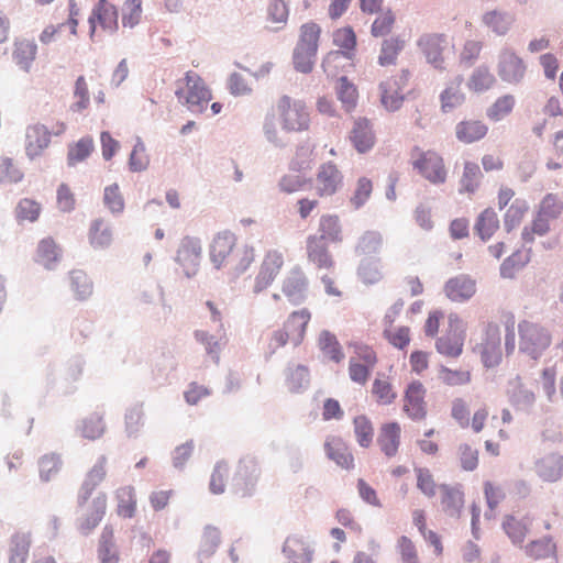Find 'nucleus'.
<instances>
[{
    "label": "nucleus",
    "mask_w": 563,
    "mask_h": 563,
    "mask_svg": "<svg viewBox=\"0 0 563 563\" xmlns=\"http://www.w3.org/2000/svg\"><path fill=\"white\" fill-rule=\"evenodd\" d=\"M310 125L311 117L306 102L283 95L265 115L263 131L268 141L276 143L280 141L278 128L291 134L307 132Z\"/></svg>",
    "instance_id": "nucleus-1"
},
{
    "label": "nucleus",
    "mask_w": 563,
    "mask_h": 563,
    "mask_svg": "<svg viewBox=\"0 0 563 563\" xmlns=\"http://www.w3.org/2000/svg\"><path fill=\"white\" fill-rule=\"evenodd\" d=\"M253 246L236 247V236L231 231L218 232L210 244V260L217 268L231 264L236 272L245 271L254 261Z\"/></svg>",
    "instance_id": "nucleus-2"
},
{
    "label": "nucleus",
    "mask_w": 563,
    "mask_h": 563,
    "mask_svg": "<svg viewBox=\"0 0 563 563\" xmlns=\"http://www.w3.org/2000/svg\"><path fill=\"white\" fill-rule=\"evenodd\" d=\"M409 163L412 170L432 186H442L448 181L449 168L442 154L435 150L416 145L410 150Z\"/></svg>",
    "instance_id": "nucleus-3"
},
{
    "label": "nucleus",
    "mask_w": 563,
    "mask_h": 563,
    "mask_svg": "<svg viewBox=\"0 0 563 563\" xmlns=\"http://www.w3.org/2000/svg\"><path fill=\"white\" fill-rule=\"evenodd\" d=\"M310 320L311 312L308 308H301L289 313L283 325L271 333L267 342L269 353L273 354L287 344L300 345L306 336Z\"/></svg>",
    "instance_id": "nucleus-4"
},
{
    "label": "nucleus",
    "mask_w": 563,
    "mask_h": 563,
    "mask_svg": "<svg viewBox=\"0 0 563 563\" xmlns=\"http://www.w3.org/2000/svg\"><path fill=\"white\" fill-rule=\"evenodd\" d=\"M175 95L178 101L195 113H202L212 100V92L203 79L194 71H187L176 81Z\"/></svg>",
    "instance_id": "nucleus-5"
},
{
    "label": "nucleus",
    "mask_w": 563,
    "mask_h": 563,
    "mask_svg": "<svg viewBox=\"0 0 563 563\" xmlns=\"http://www.w3.org/2000/svg\"><path fill=\"white\" fill-rule=\"evenodd\" d=\"M519 351L533 361H538L551 346V331L543 324L522 320L518 324Z\"/></svg>",
    "instance_id": "nucleus-6"
},
{
    "label": "nucleus",
    "mask_w": 563,
    "mask_h": 563,
    "mask_svg": "<svg viewBox=\"0 0 563 563\" xmlns=\"http://www.w3.org/2000/svg\"><path fill=\"white\" fill-rule=\"evenodd\" d=\"M349 346L352 349L349 376L354 383L365 385L378 363L377 353L373 346L363 342H353Z\"/></svg>",
    "instance_id": "nucleus-7"
},
{
    "label": "nucleus",
    "mask_w": 563,
    "mask_h": 563,
    "mask_svg": "<svg viewBox=\"0 0 563 563\" xmlns=\"http://www.w3.org/2000/svg\"><path fill=\"white\" fill-rule=\"evenodd\" d=\"M473 351L479 355L485 367L497 366L503 360L500 327L495 322H488Z\"/></svg>",
    "instance_id": "nucleus-8"
},
{
    "label": "nucleus",
    "mask_w": 563,
    "mask_h": 563,
    "mask_svg": "<svg viewBox=\"0 0 563 563\" xmlns=\"http://www.w3.org/2000/svg\"><path fill=\"white\" fill-rule=\"evenodd\" d=\"M418 46L427 62L434 68L444 69L448 58L454 51V44L444 34L429 33L422 35Z\"/></svg>",
    "instance_id": "nucleus-9"
},
{
    "label": "nucleus",
    "mask_w": 563,
    "mask_h": 563,
    "mask_svg": "<svg viewBox=\"0 0 563 563\" xmlns=\"http://www.w3.org/2000/svg\"><path fill=\"white\" fill-rule=\"evenodd\" d=\"M91 495L79 493L78 505H79V529L84 533L92 531L106 515L107 510V496L103 493H99L92 499Z\"/></svg>",
    "instance_id": "nucleus-10"
},
{
    "label": "nucleus",
    "mask_w": 563,
    "mask_h": 563,
    "mask_svg": "<svg viewBox=\"0 0 563 563\" xmlns=\"http://www.w3.org/2000/svg\"><path fill=\"white\" fill-rule=\"evenodd\" d=\"M90 37L92 38L98 27L108 34H114L119 29V12L109 0H98L88 19Z\"/></svg>",
    "instance_id": "nucleus-11"
},
{
    "label": "nucleus",
    "mask_w": 563,
    "mask_h": 563,
    "mask_svg": "<svg viewBox=\"0 0 563 563\" xmlns=\"http://www.w3.org/2000/svg\"><path fill=\"white\" fill-rule=\"evenodd\" d=\"M201 257V241L196 236H184L179 242L175 260L187 277H191L197 274Z\"/></svg>",
    "instance_id": "nucleus-12"
},
{
    "label": "nucleus",
    "mask_w": 563,
    "mask_h": 563,
    "mask_svg": "<svg viewBox=\"0 0 563 563\" xmlns=\"http://www.w3.org/2000/svg\"><path fill=\"white\" fill-rule=\"evenodd\" d=\"M427 389L420 380L409 383L404 391L402 412L413 421H421L428 415Z\"/></svg>",
    "instance_id": "nucleus-13"
},
{
    "label": "nucleus",
    "mask_w": 563,
    "mask_h": 563,
    "mask_svg": "<svg viewBox=\"0 0 563 563\" xmlns=\"http://www.w3.org/2000/svg\"><path fill=\"white\" fill-rule=\"evenodd\" d=\"M527 73L525 60L510 48H504L498 55L497 74L499 78L509 85L520 84Z\"/></svg>",
    "instance_id": "nucleus-14"
},
{
    "label": "nucleus",
    "mask_w": 563,
    "mask_h": 563,
    "mask_svg": "<svg viewBox=\"0 0 563 563\" xmlns=\"http://www.w3.org/2000/svg\"><path fill=\"white\" fill-rule=\"evenodd\" d=\"M410 73L402 69L399 74L391 76L380 82V102L388 111L398 110L404 101L402 90L408 86Z\"/></svg>",
    "instance_id": "nucleus-15"
},
{
    "label": "nucleus",
    "mask_w": 563,
    "mask_h": 563,
    "mask_svg": "<svg viewBox=\"0 0 563 563\" xmlns=\"http://www.w3.org/2000/svg\"><path fill=\"white\" fill-rule=\"evenodd\" d=\"M450 330L435 342L437 351L446 357H459L463 352L464 328L456 314L449 316Z\"/></svg>",
    "instance_id": "nucleus-16"
},
{
    "label": "nucleus",
    "mask_w": 563,
    "mask_h": 563,
    "mask_svg": "<svg viewBox=\"0 0 563 563\" xmlns=\"http://www.w3.org/2000/svg\"><path fill=\"white\" fill-rule=\"evenodd\" d=\"M333 44L341 48L340 51L329 52L322 62L325 71L332 64L339 62L342 57L352 59L355 55L357 44L356 34L351 26H343L333 32Z\"/></svg>",
    "instance_id": "nucleus-17"
},
{
    "label": "nucleus",
    "mask_w": 563,
    "mask_h": 563,
    "mask_svg": "<svg viewBox=\"0 0 563 563\" xmlns=\"http://www.w3.org/2000/svg\"><path fill=\"white\" fill-rule=\"evenodd\" d=\"M384 249V239L379 232L367 231L358 241L357 250L364 256V263L361 266L362 275L368 282H373L375 276L371 275V265L379 262L382 251Z\"/></svg>",
    "instance_id": "nucleus-18"
},
{
    "label": "nucleus",
    "mask_w": 563,
    "mask_h": 563,
    "mask_svg": "<svg viewBox=\"0 0 563 563\" xmlns=\"http://www.w3.org/2000/svg\"><path fill=\"white\" fill-rule=\"evenodd\" d=\"M402 427L398 421L391 420L379 426L377 445L386 459H394L398 455L401 446Z\"/></svg>",
    "instance_id": "nucleus-19"
},
{
    "label": "nucleus",
    "mask_w": 563,
    "mask_h": 563,
    "mask_svg": "<svg viewBox=\"0 0 563 563\" xmlns=\"http://www.w3.org/2000/svg\"><path fill=\"white\" fill-rule=\"evenodd\" d=\"M284 265V255L279 251H268L261 264L254 280L253 291L260 294L267 289L275 280Z\"/></svg>",
    "instance_id": "nucleus-20"
},
{
    "label": "nucleus",
    "mask_w": 563,
    "mask_h": 563,
    "mask_svg": "<svg viewBox=\"0 0 563 563\" xmlns=\"http://www.w3.org/2000/svg\"><path fill=\"white\" fill-rule=\"evenodd\" d=\"M343 185V175L334 163L322 164L314 177V190L319 197L333 196Z\"/></svg>",
    "instance_id": "nucleus-21"
},
{
    "label": "nucleus",
    "mask_w": 563,
    "mask_h": 563,
    "mask_svg": "<svg viewBox=\"0 0 563 563\" xmlns=\"http://www.w3.org/2000/svg\"><path fill=\"white\" fill-rule=\"evenodd\" d=\"M324 451L327 456L341 468L351 471L355 467L354 455L340 437H328L324 442Z\"/></svg>",
    "instance_id": "nucleus-22"
},
{
    "label": "nucleus",
    "mask_w": 563,
    "mask_h": 563,
    "mask_svg": "<svg viewBox=\"0 0 563 563\" xmlns=\"http://www.w3.org/2000/svg\"><path fill=\"white\" fill-rule=\"evenodd\" d=\"M316 148V144L310 139L297 144L289 159V168L298 173L310 170L317 163Z\"/></svg>",
    "instance_id": "nucleus-23"
},
{
    "label": "nucleus",
    "mask_w": 563,
    "mask_h": 563,
    "mask_svg": "<svg viewBox=\"0 0 563 563\" xmlns=\"http://www.w3.org/2000/svg\"><path fill=\"white\" fill-rule=\"evenodd\" d=\"M307 258L318 269L331 271L334 268V260L324 242L316 235L307 239Z\"/></svg>",
    "instance_id": "nucleus-24"
},
{
    "label": "nucleus",
    "mask_w": 563,
    "mask_h": 563,
    "mask_svg": "<svg viewBox=\"0 0 563 563\" xmlns=\"http://www.w3.org/2000/svg\"><path fill=\"white\" fill-rule=\"evenodd\" d=\"M497 78L488 65L482 64L475 67L467 77L466 87L475 95L485 93L495 88Z\"/></svg>",
    "instance_id": "nucleus-25"
},
{
    "label": "nucleus",
    "mask_w": 563,
    "mask_h": 563,
    "mask_svg": "<svg viewBox=\"0 0 563 563\" xmlns=\"http://www.w3.org/2000/svg\"><path fill=\"white\" fill-rule=\"evenodd\" d=\"M51 143V133L42 124L27 126L25 134V152L33 159L40 156Z\"/></svg>",
    "instance_id": "nucleus-26"
},
{
    "label": "nucleus",
    "mask_w": 563,
    "mask_h": 563,
    "mask_svg": "<svg viewBox=\"0 0 563 563\" xmlns=\"http://www.w3.org/2000/svg\"><path fill=\"white\" fill-rule=\"evenodd\" d=\"M307 278L300 269L291 271L284 279L282 291L290 303L299 305L306 299Z\"/></svg>",
    "instance_id": "nucleus-27"
},
{
    "label": "nucleus",
    "mask_w": 563,
    "mask_h": 563,
    "mask_svg": "<svg viewBox=\"0 0 563 563\" xmlns=\"http://www.w3.org/2000/svg\"><path fill=\"white\" fill-rule=\"evenodd\" d=\"M444 291L452 301L462 302L474 296L476 283L466 275H460L446 282Z\"/></svg>",
    "instance_id": "nucleus-28"
},
{
    "label": "nucleus",
    "mask_w": 563,
    "mask_h": 563,
    "mask_svg": "<svg viewBox=\"0 0 563 563\" xmlns=\"http://www.w3.org/2000/svg\"><path fill=\"white\" fill-rule=\"evenodd\" d=\"M350 139L358 153L369 151L376 140L371 122L366 118L355 120Z\"/></svg>",
    "instance_id": "nucleus-29"
},
{
    "label": "nucleus",
    "mask_w": 563,
    "mask_h": 563,
    "mask_svg": "<svg viewBox=\"0 0 563 563\" xmlns=\"http://www.w3.org/2000/svg\"><path fill=\"white\" fill-rule=\"evenodd\" d=\"M32 545L30 532L13 533L8 543V563H26Z\"/></svg>",
    "instance_id": "nucleus-30"
},
{
    "label": "nucleus",
    "mask_w": 563,
    "mask_h": 563,
    "mask_svg": "<svg viewBox=\"0 0 563 563\" xmlns=\"http://www.w3.org/2000/svg\"><path fill=\"white\" fill-rule=\"evenodd\" d=\"M88 241L96 250L109 247L113 241V231L110 223L103 218L92 220L88 229Z\"/></svg>",
    "instance_id": "nucleus-31"
},
{
    "label": "nucleus",
    "mask_w": 563,
    "mask_h": 563,
    "mask_svg": "<svg viewBox=\"0 0 563 563\" xmlns=\"http://www.w3.org/2000/svg\"><path fill=\"white\" fill-rule=\"evenodd\" d=\"M283 552L294 563H310L312 561V550L303 537L298 534L287 537Z\"/></svg>",
    "instance_id": "nucleus-32"
},
{
    "label": "nucleus",
    "mask_w": 563,
    "mask_h": 563,
    "mask_svg": "<svg viewBox=\"0 0 563 563\" xmlns=\"http://www.w3.org/2000/svg\"><path fill=\"white\" fill-rule=\"evenodd\" d=\"M488 133V126L481 120H463L455 125L456 139L465 144L483 140Z\"/></svg>",
    "instance_id": "nucleus-33"
},
{
    "label": "nucleus",
    "mask_w": 563,
    "mask_h": 563,
    "mask_svg": "<svg viewBox=\"0 0 563 563\" xmlns=\"http://www.w3.org/2000/svg\"><path fill=\"white\" fill-rule=\"evenodd\" d=\"M397 310L393 312V314L388 313L384 318L385 329L383 331L384 338L391 344L394 347L399 350H405L410 343V329L406 325L401 327H393L395 316L397 314Z\"/></svg>",
    "instance_id": "nucleus-34"
},
{
    "label": "nucleus",
    "mask_w": 563,
    "mask_h": 563,
    "mask_svg": "<svg viewBox=\"0 0 563 563\" xmlns=\"http://www.w3.org/2000/svg\"><path fill=\"white\" fill-rule=\"evenodd\" d=\"M334 90L342 109L346 113H352L358 103L357 87L347 77L342 76L338 79Z\"/></svg>",
    "instance_id": "nucleus-35"
},
{
    "label": "nucleus",
    "mask_w": 563,
    "mask_h": 563,
    "mask_svg": "<svg viewBox=\"0 0 563 563\" xmlns=\"http://www.w3.org/2000/svg\"><path fill=\"white\" fill-rule=\"evenodd\" d=\"M442 510L450 517H459L464 506V493L461 487L440 486Z\"/></svg>",
    "instance_id": "nucleus-36"
},
{
    "label": "nucleus",
    "mask_w": 563,
    "mask_h": 563,
    "mask_svg": "<svg viewBox=\"0 0 563 563\" xmlns=\"http://www.w3.org/2000/svg\"><path fill=\"white\" fill-rule=\"evenodd\" d=\"M97 559L99 563H119L121 560L111 529L104 528L100 536L97 547Z\"/></svg>",
    "instance_id": "nucleus-37"
},
{
    "label": "nucleus",
    "mask_w": 563,
    "mask_h": 563,
    "mask_svg": "<svg viewBox=\"0 0 563 563\" xmlns=\"http://www.w3.org/2000/svg\"><path fill=\"white\" fill-rule=\"evenodd\" d=\"M37 53V46L32 40L21 38L14 42L12 57L24 70L29 71Z\"/></svg>",
    "instance_id": "nucleus-38"
},
{
    "label": "nucleus",
    "mask_w": 563,
    "mask_h": 563,
    "mask_svg": "<svg viewBox=\"0 0 563 563\" xmlns=\"http://www.w3.org/2000/svg\"><path fill=\"white\" fill-rule=\"evenodd\" d=\"M318 347L329 361L336 364L344 360V353L336 336L330 331H322L318 336Z\"/></svg>",
    "instance_id": "nucleus-39"
},
{
    "label": "nucleus",
    "mask_w": 563,
    "mask_h": 563,
    "mask_svg": "<svg viewBox=\"0 0 563 563\" xmlns=\"http://www.w3.org/2000/svg\"><path fill=\"white\" fill-rule=\"evenodd\" d=\"M108 460L104 455L97 459L96 463L88 471L86 478L80 487V492L91 495L92 492L104 481L107 476Z\"/></svg>",
    "instance_id": "nucleus-40"
},
{
    "label": "nucleus",
    "mask_w": 563,
    "mask_h": 563,
    "mask_svg": "<svg viewBox=\"0 0 563 563\" xmlns=\"http://www.w3.org/2000/svg\"><path fill=\"white\" fill-rule=\"evenodd\" d=\"M563 459L560 455H549L536 463L538 475L547 482H555L562 475Z\"/></svg>",
    "instance_id": "nucleus-41"
},
{
    "label": "nucleus",
    "mask_w": 563,
    "mask_h": 563,
    "mask_svg": "<svg viewBox=\"0 0 563 563\" xmlns=\"http://www.w3.org/2000/svg\"><path fill=\"white\" fill-rule=\"evenodd\" d=\"M462 77H457L455 82H451L440 95L442 112H450L462 106L465 101V95L461 89Z\"/></svg>",
    "instance_id": "nucleus-42"
},
{
    "label": "nucleus",
    "mask_w": 563,
    "mask_h": 563,
    "mask_svg": "<svg viewBox=\"0 0 563 563\" xmlns=\"http://www.w3.org/2000/svg\"><path fill=\"white\" fill-rule=\"evenodd\" d=\"M482 178L483 174L476 162H464L460 179V192L474 194L478 189Z\"/></svg>",
    "instance_id": "nucleus-43"
},
{
    "label": "nucleus",
    "mask_w": 563,
    "mask_h": 563,
    "mask_svg": "<svg viewBox=\"0 0 563 563\" xmlns=\"http://www.w3.org/2000/svg\"><path fill=\"white\" fill-rule=\"evenodd\" d=\"M118 505L117 514L122 518H132L136 512V494L132 486H123L115 494Z\"/></svg>",
    "instance_id": "nucleus-44"
},
{
    "label": "nucleus",
    "mask_w": 563,
    "mask_h": 563,
    "mask_svg": "<svg viewBox=\"0 0 563 563\" xmlns=\"http://www.w3.org/2000/svg\"><path fill=\"white\" fill-rule=\"evenodd\" d=\"M319 232L322 242L338 243L342 241V227L336 214H323L319 220Z\"/></svg>",
    "instance_id": "nucleus-45"
},
{
    "label": "nucleus",
    "mask_w": 563,
    "mask_h": 563,
    "mask_svg": "<svg viewBox=\"0 0 563 563\" xmlns=\"http://www.w3.org/2000/svg\"><path fill=\"white\" fill-rule=\"evenodd\" d=\"M353 432L357 444L368 449L374 441V427L371 419L365 415L356 416L353 419Z\"/></svg>",
    "instance_id": "nucleus-46"
},
{
    "label": "nucleus",
    "mask_w": 563,
    "mask_h": 563,
    "mask_svg": "<svg viewBox=\"0 0 563 563\" xmlns=\"http://www.w3.org/2000/svg\"><path fill=\"white\" fill-rule=\"evenodd\" d=\"M377 405L390 406L397 399V391L387 378H375L371 389Z\"/></svg>",
    "instance_id": "nucleus-47"
},
{
    "label": "nucleus",
    "mask_w": 563,
    "mask_h": 563,
    "mask_svg": "<svg viewBox=\"0 0 563 563\" xmlns=\"http://www.w3.org/2000/svg\"><path fill=\"white\" fill-rule=\"evenodd\" d=\"M60 253L57 244L51 238L40 241L36 249L35 261L45 268H53L54 263L59 260Z\"/></svg>",
    "instance_id": "nucleus-48"
},
{
    "label": "nucleus",
    "mask_w": 563,
    "mask_h": 563,
    "mask_svg": "<svg viewBox=\"0 0 563 563\" xmlns=\"http://www.w3.org/2000/svg\"><path fill=\"white\" fill-rule=\"evenodd\" d=\"M310 382L309 368L305 365H290L286 369V385L291 393H298Z\"/></svg>",
    "instance_id": "nucleus-49"
},
{
    "label": "nucleus",
    "mask_w": 563,
    "mask_h": 563,
    "mask_svg": "<svg viewBox=\"0 0 563 563\" xmlns=\"http://www.w3.org/2000/svg\"><path fill=\"white\" fill-rule=\"evenodd\" d=\"M404 47L405 41L398 36L384 40L378 55V64L380 66L395 65Z\"/></svg>",
    "instance_id": "nucleus-50"
},
{
    "label": "nucleus",
    "mask_w": 563,
    "mask_h": 563,
    "mask_svg": "<svg viewBox=\"0 0 563 563\" xmlns=\"http://www.w3.org/2000/svg\"><path fill=\"white\" fill-rule=\"evenodd\" d=\"M529 211V205L525 199L516 198L504 216V225L508 231L519 227Z\"/></svg>",
    "instance_id": "nucleus-51"
},
{
    "label": "nucleus",
    "mask_w": 563,
    "mask_h": 563,
    "mask_svg": "<svg viewBox=\"0 0 563 563\" xmlns=\"http://www.w3.org/2000/svg\"><path fill=\"white\" fill-rule=\"evenodd\" d=\"M320 34L321 29L317 23L308 22L302 24L296 47L318 52Z\"/></svg>",
    "instance_id": "nucleus-52"
},
{
    "label": "nucleus",
    "mask_w": 563,
    "mask_h": 563,
    "mask_svg": "<svg viewBox=\"0 0 563 563\" xmlns=\"http://www.w3.org/2000/svg\"><path fill=\"white\" fill-rule=\"evenodd\" d=\"M482 21L497 35H505L512 24V19L507 13L497 10L486 12Z\"/></svg>",
    "instance_id": "nucleus-53"
},
{
    "label": "nucleus",
    "mask_w": 563,
    "mask_h": 563,
    "mask_svg": "<svg viewBox=\"0 0 563 563\" xmlns=\"http://www.w3.org/2000/svg\"><path fill=\"white\" fill-rule=\"evenodd\" d=\"M438 376L442 384L450 387L464 386L472 380V374L468 369H452L444 365L439 367Z\"/></svg>",
    "instance_id": "nucleus-54"
},
{
    "label": "nucleus",
    "mask_w": 563,
    "mask_h": 563,
    "mask_svg": "<svg viewBox=\"0 0 563 563\" xmlns=\"http://www.w3.org/2000/svg\"><path fill=\"white\" fill-rule=\"evenodd\" d=\"M515 104L516 100L512 95H504L487 109V118L492 121H500L512 112Z\"/></svg>",
    "instance_id": "nucleus-55"
},
{
    "label": "nucleus",
    "mask_w": 563,
    "mask_h": 563,
    "mask_svg": "<svg viewBox=\"0 0 563 563\" xmlns=\"http://www.w3.org/2000/svg\"><path fill=\"white\" fill-rule=\"evenodd\" d=\"M70 287L79 300L87 299L93 291L91 280L81 269H75L70 273Z\"/></svg>",
    "instance_id": "nucleus-56"
},
{
    "label": "nucleus",
    "mask_w": 563,
    "mask_h": 563,
    "mask_svg": "<svg viewBox=\"0 0 563 563\" xmlns=\"http://www.w3.org/2000/svg\"><path fill=\"white\" fill-rule=\"evenodd\" d=\"M550 221L551 219L537 212L531 223L526 225L521 232L523 242L531 243L534 241L536 235H545L550 231Z\"/></svg>",
    "instance_id": "nucleus-57"
},
{
    "label": "nucleus",
    "mask_w": 563,
    "mask_h": 563,
    "mask_svg": "<svg viewBox=\"0 0 563 563\" xmlns=\"http://www.w3.org/2000/svg\"><path fill=\"white\" fill-rule=\"evenodd\" d=\"M499 228V220L495 211L490 209L484 210L477 219L475 229L482 240H488Z\"/></svg>",
    "instance_id": "nucleus-58"
},
{
    "label": "nucleus",
    "mask_w": 563,
    "mask_h": 563,
    "mask_svg": "<svg viewBox=\"0 0 563 563\" xmlns=\"http://www.w3.org/2000/svg\"><path fill=\"white\" fill-rule=\"evenodd\" d=\"M396 23V15L391 9H387L376 16L371 26V34L374 37L388 35Z\"/></svg>",
    "instance_id": "nucleus-59"
},
{
    "label": "nucleus",
    "mask_w": 563,
    "mask_h": 563,
    "mask_svg": "<svg viewBox=\"0 0 563 563\" xmlns=\"http://www.w3.org/2000/svg\"><path fill=\"white\" fill-rule=\"evenodd\" d=\"M106 426L100 415L93 413L82 420L80 434L88 440H97L103 435Z\"/></svg>",
    "instance_id": "nucleus-60"
},
{
    "label": "nucleus",
    "mask_w": 563,
    "mask_h": 563,
    "mask_svg": "<svg viewBox=\"0 0 563 563\" xmlns=\"http://www.w3.org/2000/svg\"><path fill=\"white\" fill-rule=\"evenodd\" d=\"M103 203L106 208L113 214L123 212L125 202L118 184H112L104 188Z\"/></svg>",
    "instance_id": "nucleus-61"
},
{
    "label": "nucleus",
    "mask_w": 563,
    "mask_h": 563,
    "mask_svg": "<svg viewBox=\"0 0 563 563\" xmlns=\"http://www.w3.org/2000/svg\"><path fill=\"white\" fill-rule=\"evenodd\" d=\"M555 544L551 538H542L540 540L531 541L526 547V553L533 560L547 559L554 554Z\"/></svg>",
    "instance_id": "nucleus-62"
},
{
    "label": "nucleus",
    "mask_w": 563,
    "mask_h": 563,
    "mask_svg": "<svg viewBox=\"0 0 563 563\" xmlns=\"http://www.w3.org/2000/svg\"><path fill=\"white\" fill-rule=\"evenodd\" d=\"M537 212L551 220H555L563 212V200L555 194H548L540 201Z\"/></svg>",
    "instance_id": "nucleus-63"
},
{
    "label": "nucleus",
    "mask_w": 563,
    "mask_h": 563,
    "mask_svg": "<svg viewBox=\"0 0 563 563\" xmlns=\"http://www.w3.org/2000/svg\"><path fill=\"white\" fill-rule=\"evenodd\" d=\"M396 551L399 563H420L417 547L409 537L400 536L397 539Z\"/></svg>",
    "instance_id": "nucleus-64"
}]
</instances>
